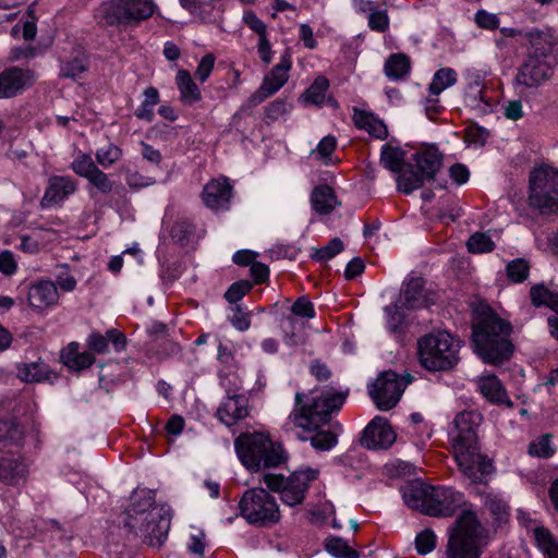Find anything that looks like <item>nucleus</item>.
I'll use <instances>...</instances> for the list:
<instances>
[{"label": "nucleus", "instance_id": "1", "mask_svg": "<svg viewBox=\"0 0 558 558\" xmlns=\"http://www.w3.org/2000/svg\"><path fill=\"white\" fill-rule=\"evenodd\" d=\"M512 326L496 313L488 311L477 316L472 328L475 353L483 362L500 365L511 359L514 344L510 340Z\"/></svg>", "mask_w": 558, "mask_h": 558}, {"label": "nucleus", "instance_id": "2", "mask_svg": "<svg viewBox=\"0 0 558 558\" xmlns=\"http://www.w3.org/2000/svg\"><path fill=\"white\" fill-rule=\"evenodd\" d=\"M405 505L429 517H451L464 504L462 493L446 486L412 482L402 488Z\"/></svg>", "mask_w": 558, "mask_h": 558}, {"label": "nucleus", "instance_id": "3", "mask_svg": "<svg viewBox=\"0 0 558 558\" xmlns=\"http://www.w3.org/2000/svg\"><path fill=\"white\" fill-rule=\"evenodd\" d=\"M488 533L473 511H463L448 532V558H481Z\"/></svg>", "mask_w": 558, "mask_h": 558}, {"label": "nucleus", "instance_id": "4", "mask_svg": "<svg viewBox=\"0 0 558 558\" xmlns=\"http://www.w3.org/2000/svg\"><path fill=\"white\" fill-rule=\"evenodd\" d=\"M234 448L242 464L252 472L276 468L288 459L282 445L264 433H242L235 438Z\"/></svg>", "mask_w": 558, "mask_h": 558}, {"label": "nucleus", "instance_id": "5", "mask_svg": "<svg viewBox=\"0 0 558 558\" xmlns=\"http://www.w3.org/2000/svg\"><path fill=\"white\" fill-rule=\"evenodd\" d=\"M348 393V390L332 393L326 391L304 402L306 396L303 392H296L295 407L289 415V420L298 427L315 430L322 424L328 423L331 420V414L342 408Z\"/></svg>", "mask_w": 558, "mask_h": 558}, {"label": "nucleus", "instance_id": "6", "mask_svg": "<svg viewBox=\"0 0 558 558\" xmlns=\"http://www.w3.org/2000/svg\"><path fill=\"white\" fill-rule=\"evenodd\" d=\"M531 45L525 62L520 66L517 80L526 87H535L553 75V46L546 34L530 31L523 34Z\"/></svg>", "mask_w": 558, "mask_h": 558}, {"label": "nucleus", "instance_id": "7", "mask_svg": "<svg viewBox=\"0 0 558 558\" xmlns=\"http://www.w3.org/2000/svg\"><path fill=\"white\" fill-rule=\"evenodd\" d=\"M460 340L447 331L432 332L417 342L421 365L429 372L452 369L459 362Z\"/></svg>", "mask_w": 558, "mask_h": 558}, {"label": "nucleus", "instance_id": "8", "mask_svg": "<svg viewBox=\"0 0 558 558\" xmlns=\"http://www.w3.org/2000/svg\"><path fill=\"white\" fill-rule=\"evenodd\" d=\"M442 154L435 146H425L413 155L415 165L409 163L397 177L398 190L404 194L422 187L425 181L435 179L442 167Z\"/></svg>", "mask_w": 558, "mask_h": 558}, {"label": "nucleus", "instance_id": "9", "mask_svg": "<svg viewBox=\"0 0 558 558\" xmlns=\"http://www.w3.org/2000/svg\"><path fill=\"white\" fill-rule=\"evenodd\" d=\"M157 5L154 0H110L101 3L100 15L110 26H136L149 19Z\"/></svg>", "mask_w": 558, "mask_h": 558}, {"label": "nucleus", "instance_id": "10", "mask_svg": "<svg viewBox=\"0 0 558 558\" xmlns=\"http://www.w3.org/2000/svg\"><path fill=\"white\" fill-rule=\"evenodd\" d=\"M23 435V429L15 422L0 418V481L7 484H17L25 476L23 460L5 450L9 444H17Z\"/></svg>", "mask_w": 558, "mask_h": 558}, {"label": "nucleus", "instance_id": "11", "mask_svg": "<svg viewBox=\"0 0 558 558\" xmlns=\"http://www.w3.org/2000/svg\"><path fill=\"white\" fill-rule=\"evenodd\" d=\"M530 206L541 214L558 210V171L541 167L530 174Z\"/></svg>", "mask_w": 558, "mask_h": 558}, {"label": "nucleus", "instance_id": "12", "mask_svg": "<svg viewBox=\"0 0 558 558\" xmlns=\"http://www.w3.org/2000/svg\"><path fill=\"white\" fill-rule=\"evenodd\" d=\"M239 508L242 517L251 524L267 526L277 523L280 519L275 497L264 488L245 490Z\"/></svg>", "mask_w": 558, "mask_h": 558}, {"label": "nucleus", "instance_id": "13", "mask_svg": "<svg viewBox=\"0 0 558 558\" xmlns=\"http://www.w3.org/2000/svg\"><path fill=\"white\" fill-rule=\"evenodd\" d=\"M317 474L318 471L313 469L293 472L289 477L266 473L263 481L268 489L280 493L283 504L293 507L303 502L310 483L316 480Z\"/></svg>", "mask_w": 558, "mask_h": 558}, {"label": "nucleus", "instance_id": "14", "mask_svg": "<svg viewBox=\"0 0 558 558\" xmlns=\"http://www.w3.org/2000/svg\"><path fill=\"white\" fill-rule=\"evenodd\" d=\"M138 519L140 523L133 530H128V532L134 537L141 538L144 544L159 548L170 530V510L165 505L155 506Z\"/></svg>", "mask_w": 558, "mask_h": 558}, {"label": "nucleus", "instance_id": "15", "mask_svg": "<svg viewBox=\"0 0 558 558\" xmlns=\"http://www.w3.org/2000/svg\"><path fill=\"white\" fill-rule=\"evenodd\" d=\"M412 380V376L407 374L400 377L393 371H384L376 380L368 386V393L377 409L388 411L397 405L405 387Z\"/></svg>", "mask_w": 558, "mask_h": 558}, {"label": "nucleus", "instance_id": "16", "mask_svg": "<svg viewBox=\"0 0 558 558\" xmlns=\"http://www.w3.org/2000/svg\"><path fill=\"white\" fill-rule=\"evenodd\" d=\"M482 415L474 411L460 412L454 418V428L450 435L452 438L453 453H458L463 464L470 461L469 448L478 446L477 428L481 424Z\"/></svg>", "mask_w": 558, "mask_h": 558}, {"label": "nucleus", "instance_id": "17", "mask_svg": "<svg viewBox=\"0 0 558 558\" xmlns=\"http://www.w3.org/2000/svg\"><path fill=\"white\" fill-rule=\"evenodd\" d=\"M291 48H287L276 64L263 80L260 87L248 98V106L255 107L276 94L289 80V71L292 66Z\"/></svg>", "mask_w": 558, "mask_h": 558}, {"label": "nucleus", "instance_id": "18", "mask_svg": "<svg viewBox=\"0 0 558 558\" xmlns=\"http://www.w3.org/2000/svg\"><path fill=\"white\" fill-rule=\"evenodd\" d=\"M436 299V293L425 288L424 279L415 277L404 283L400 296L397 300V307L418 310L434 304Z\"/></svg>", "mask_w": 558, "mask_h": 558}, {"label": "nucleus", "instance_id": "19", "mask_svg": "<svg viewBox=\"0 0 558 558\" xmlns=\"http://www.w3.org/2000/svg\"><path fill=\"white\" fill-rule=\"evenodd\" d=\"M396 432L387 418L375 416L364 428L360 438L361 446L371 449H388L396 441Z\"/></svg>", "mask_w": 558, "mask_h": 558}, {"label": "nucleus", "instance_id": "20", "mask_svg": "<svg viewBox=\"0 0 558 558\" xmlns=\"http://www.w3.org/2000/svg\"><path fill=\"white\" fill-rule=\"evenodd\" d=\"M468 453L470 461L466 464L462 463L458 453H454V459L458 462L459 469L462 473L471 480L472 483L487 484L488 477L495 471L493 461L486 456L480 453L478 446L469 448Z\"/></svg>", "mask_w": 558, "mask_h": 558}, {"label": "nucleus", "instance_id": "21", "mask_svg": "<svg viewBox=\"0 0 558 558\" xmlns=\"http://www.w3.org/2000/svg\"><path fill=\"white\" fill-rule=\"evenodd\" d=\"M35 3H31L27 8L28 17L22 24H16L11 28V36L14 39H24L26 41L23 46L12 48L10 53V61H21L34 54V47L32 45L35 38V22L32 16Z\"/></svg>", "mask_w": 558, "mask_h": 558}, {"label": "nucleus", "instance_id": "22", "mask_svg": "<svg viewBox=\"0 0 558 558\" xmlns=\"http://www.w3.org/2000/svg\"><path fill=\"white\" fill-rule=\"evenodd\" d=\"M248 414V399L243 393L228 395L216 412L217 418L229 427L247 417Z\"/></svg>", "mask_w": 558, "mask_h": 558}, {"label": "nucleus", "instance_id": "23", "mask_svg": "<svg viewBox=\"0 0 558 558\" xmlns=\"http://www.w3.org/2000/svg\"><path fill=\"white\" fill-rule=\"evenodd\" d=\"M231 197L232 186L226 178L209 181L202 193L204 204L211 210L227 209Z\"/></svg>", "mask_w": 558, "mask_h": 558}, {"label": "nucleus", "instance_id": "24", "mask_svg": "<svg viewBox=\"0 0 558 558\" xmlns=\"http://www.w3.org/2000/svg\"><path fill=\"white\" fill-rule=\"evenodd\" d=\"M155 504V493L149 489H135L131 496V505L126 510L124 527L133 530L140 523L141 517L145 515Z\"/></svg>", "mask_w": 558, "mask_h": 558}, {"label": "nucleus", "instance_id": "25", "mask_svg": "<svg viewBox=\"0 0 558 558\" xmlns=\"http://www.w3.org/2000/svg\"><path fill=\"white\" fill-rule=\"evenodd\" d=\"M31 72L12 66L0 73V99L11 98L24 89Z\"/></svg>", "mask_w": 558, "mask_h": 558}, {"label": "nucleus", "instance_id": "26", "mask_svg": "<svg viewBox=\"0 0 558 558\" xmlns=\"http://www.w3.org/2000/svg\"><path fill=\"white\" fill-rule=\"evenodd\" d=\"M76 190V183L70 177H52L41 198V207L58 205Z\"/></svg>", "mask_w": 558, "mask_h": 558}, {"label": "nucleus", "instance_id": "27", "mask_svg": "<svg viewBox=\"0 0 558 558\" xmlns=\"http://www.w3.org/2000/svg\"><path fill=\"white\" fill-rule=\"evenodd\" d=\"M486 87L480 78H475L469 83L464 92V104L480 114L492 112V98L486 96Z\"/></svg>", "mask_w": 558, "mask_h": 558}, {"label": "nucleus", "instance_id": "28", "mask_svg": "<svg viewBox=\"0 0 558 558\" xmlns=\"http://www.w3.org/2000/svg\"><path fill=\"white\" fill-rule=\"evenodd\" d=\"M478 389L483 397L492 403L512 405L506 389L495 375L482 377L478 381Z\"/></svg>", "mask_w": 558, "mask_h": 558}, {"label": "nucleus", "instance_id": "29", "mask_svg": "<svg viewBox=\"0 0 558 558\" xmlns=\"http://www.w3.org/2000/svg\"><path fill=\"white\" fill-rule=\"evenodd\" d=\"M80 344L71 342L61 351V359L65 366L75 372L88 368L95 363L92 352H80Z\"/></svg>", "mask_w": 558, "mask_h": 558}, {"label": "nucleus", "instance_id": "30", "mask_svg": "<svg viewBox=\"0 0 558 558\" xmlns=\"http://www.w3.org/2000/svg\"><path fill=\"white\" fill-rule=\"evenodd\" d=\"M311 204L317 214L329 215L339 203L332 187L327 184H320L313 189Z\"/></svg>", "mask_w": 558, "mask_h": 558}, {"label": "nucleus", "instance_id": "31", "mask_svg": "<svg viewBox=\"0 0 558 558\" xmlns=\"http://www.w3.org/2000/svg\"><path fill=\"white\" fill-rule=\"evenodd\" d=\"M353 121L356 128L366 130L376 138L385 140L388 135L386 124L371 112L354 108Z\"/></svg>", "mask_w": 558, "mask_h": 558}, {"label": "nucleus", "instance_id": "32", "mask_svg": "<svg viewBox=\"0 0 558 558\" xmlns=\"http://www.w3.org/2000/svg\"><path fill=\"white\" fill-rule=\"evenodd\" d=\"M175 83L180 92V98L184 104L193 105L201 100V90L186 70L178 71Z\"/></svg>", "mask_w": 558, "mask_h": 558}, {"label": "nucleus", "instance_id": "33", "mask_svg": "<svg viewBox=\"0 0 558 558\" xmlns=\"http://www.w3.org/2000/svg\"><path fill=\"white\" fill-rule=\"evenodd\" d=\"M380 162L389 171L398 175L404 172L409 163L404 162V151L397 147L385 145L380 154Z\"/></svg>", "mask_w": 558, "mask_h": 558}, {"label": "nucleus", "instance_id": "34", "mask_svg": "<svg viewBox=\"0 0 558 558\" xmlns=\"http://www.w3.org/2000/svg\"><path fill=\"white\" fill-rule=\"evenodd\" d=\"M531 302L535 307L548 306L558 314V291L547 289L543 283L530 289Z\"/></svg>", "mask_w": 558, "mask_h": 558}, {"label": "nucleus", "instance_id": "35", "mask_svg": "<svg viewBox=\"0 0 558 558\" xmlns=\"http://www.w3.org/2000/svg\"><path fill=\"white\" fill-rule=\"evenodd\" d=\"M87 56L80 51L75 57L63 61L60 70V76L77 80L88 70Z\"/></svg>", "mask_w": 558, "mask_h": 558}, {"label": "nucleus", "instance_id": "36", "mask_svg": "<svg viewBox=\"0 0 558 558\" xmlns=\"http://www.w3.org/2000/svg\"><path fill=\"white\" fill-rule=\"evenodd\" d=\"M410 71V59L403 53H396L385 63V74L393 81L403 78Z\"/></svg>", "mask_w": 558, "mask_h": 558}, {"label": "nucleus", "instance_id": "37", "mask_svg": "<svg viewBox=\"0 0 558 558\" xmlns=\"http://www.w3.org/2000/svg\"><path fill=\"white\" fill-rule=\"evenodd\" d=\"M329 88V81L325 76H318L311 86L302 94L301 98L306 104L320 106L324 102L325 94Z\"/></svg>", "mask_w": 558, "mask_h": 558}, {"label": "nucleus", "instance_id": "38", "mask_svg": "<svg viewBox=\"0 0 558 558\" xmlns=\"http://www.w3.org/2000/svg\"><path fill=\"white\" fill-rule=\"evenodd\" d=\"M456 82V71L451 68H442L434 74L433 81L429 84V92L433 96L437 97L446 88L454 85Z\"/></svg>", "mask_w": 558, "mask_h": 558}, {"label": "nucleus", "instance_id": "39", "mask_svg": "<svg viewBox=\"0 0 558 558\" xmlns=\"http://www.w3.org/2000/svg\"><path fill=\"white\" fill-rule=\"evenodd\" d=\"M325 549L336 558H359V553L351 548L347 541L338 536L326 538Z\"/></svg>", "mask_w": 558, "mask_h": 558}, {"label": "nucleus", "instance_id": "40", "mask_svg": "<svg viewBox=\"0 0 558 558\" xmlns=\"http://www.w3.org/2000/svg\"><path fill=\"white\" fill-rule=\"evenodd\" d=\"M314 434L311 436L301 437L302 440H310L311 446L316 450L325 451L329 450L337 444V435L330 430H313Z\"/></svg>", "mask_w": 558, "mask_h": 558}, {"label": "nucleus", "instance_id": "41", "mask_svg": "<svg viewBox=\"0 0 558 558\" xmlns=\"http://www.w3.org/2000/svg\"><path fill=\"white\" fill-rule=\"evenodd\" d=\"M534 538L538 547L546 553L549 558H558V543L553 538L547 529L543 526L535 527Z\"/></svg>", "mask_w": 558, "mask_h": 558}, {"label": "nucleus", "instance_id": "42", "mask_svg": "<svg viewBox=\"0 0 558 558\" xmlns=\"http://www.w3.org/2000/svg\"><path fill=\"white\" fill-rule=\"evenodd\" d=\"M466 247L470 253L482 254L494 251L495 243L492 241L488 234L483 232H475L469 238Z\"/></svg>", "mask_w": 558, "mask_h": 558}, {"label": "nucleus", "instance_id": "43", "mask_svg": "<svg viewBox=\"0 0 558 558\" xmlns=\"http://www.w3.org/2000/svg\"><path fill=\"white\" fill-rule=\"evenodd\" d=\"M194 232L195 225L187 218L178 219L170 230L172 239L181 244L189 242Z\"/></svg>", "mask_w": 558, "mask_h": 558}, {"label": "nucleus", "instance_id": "44", "mask_svg": "<svg viewBox=\"0 0 558 558\" xmlns=\"http://www.w3.org/2000/svg\"><path fill=\"white\" fill-rule=\"evenodd\" d=\"M37 299L45 306H53L59 300L57 286L52 281L37 282Z\"/></svg>", "mask_w": 558, "mask_h": 558}, {"label": "nucleus", "instance_id": "45", "mask_svg": "<svg viewBox=\"0 0 558 558\" xmlns=\"http://www.w3.org/2000/svg\"><path fill=\"white\" fill-rule=\"evenodd\" d=\"M343 243L339 238L331 239L327 245L322 248H315L312 258L317 262L329 260L343 251Z\"/></svg>", "mask_w": 558, "mask_h": 558}, {"label": "nucleus", "instance_id": "46", "mask_svg": "<svg viewBox=\"0 0 558 558\" xmlns=\"http://www.w3.org/2000/svg\"><path fill=\"white\" fill-rule=\"evenodd\" d=\"M551 435L544 434L536 441L529 445V453L539 458H549L554 454L555 450L550 445Z\"/></svg>", "mask_w": 558, "mask_h": 558}, {"label": "nucleus", "instance_id": "47", "mask_svg": "<svg viewBox=\"0 0 558 558\" xmlns=\"http://www.w3.org/2000/svg\"><path fill=\"white\" fill-rule=\"evenodd\" d=\"M506 269H507V275L510 278V280L519 283V282H523L527 278L530 266L526 263V260H524L522 258H517V259L510 262L507 265Z\"/></svg>", "mask_w": 558, "mask_h": 558}, {"label": "nucleus", "instance_id": "48", "mask_svg": "<svg viewBox=\"0 0 558 558\" xmlns=\"http://www.w3.org/2000/svg\"><path fill=\"white\" fill-rule=\"evenodd\" d=\"M252 288L253 283L248 280L235 281L225 293V299L229 303L234 304L240 301Z\"/></svg>", "mask_w": 558, "mask_h": 558}, {"label": "nucleus", "instance_id": "49", "mask_svg": "<svg viewBox=\"0 0 558 558\" xmlns=\"http://www.w3.org/2000/svg\"><path fill=\"white\" fill-rule=\"evenodd\" d=\"M71 168L77 175L87 179L98 167L89 155L82 154L72 162Z\"/></svg>", "mask_w": 558, "mask_h": 558}, {"label": "nucleus", "instance_id": "50", "mask_svg": "<svg viewBox=\"0 0 558 558\" xmlns=\"http://www.w3.org/2000/svg\"><path fill=\"white\" fill-rule=\"evenodd\" d=\"M436 546V536L434 532L426 529L420 532L415 537V548L418 554L426 555L430 553Z\"/></svg>", "mask_w": 558, "mask_h": 558}, {"label": "nucleus", "instance_id": "51", "mask_svg": "<svg viewBox=\"0 0 558 558\" xmlns=\"http://www.w3.org/2000/svg\"><path fill=\"white\" fill-rule=\"evenodd\" d=\"M121 155L122 150L118 146L110 144L106 148L96 151V160L100 166L109 167L119 160Z\"/></svg>", "mask_w": 558, "mask_h": 558}, {"label": "nucleus", "instance_id": "52", "mask_svg": "<svg viewBox=\"0 0 558 558\" xmlns=\"http://www.w3.org/2000/svg\"><path fill=\"white\" fill-rule=\"evenodd\" d=\"M368 26L372 31L384 33L389 27V17L387 10H377L376 8L368 14Z\"/></svg>", "mask_w": 558, "mask_h": 558}, {"label": "nucleus", "instance_id": "53", "mask_svg": "<svg viewBox=\"0 0 558 558\" xmlns=\"http://www.w3.org/2000/svg\"><path fill=\"white\" fill-rule=\"evenodd\" d=\"M291 105L283 99H276L265 108V118L268 121H276L289 112Z\"/></svg>", "mask_w": 558, "mask_h": 558}, {"label": "nucleus", "instance_id": "54", "mask_svg": "<svg viewBox=\"0 0 558 558\" xmlns=\"http://www.w3.org/2000/svg\"><path fill=\"white\" fill-rule=\"evenodd\" d=\"M87 180L101 193L108 194L113 189V182L108 178V175L102 172L99 168H97Z\"/></svg>", "mask_w": 558, "mask_h": 558}, {"label": "nucleus", "instance_id": "55", "mask_svg": "<svg viewBox=\"0 0 558 558\" xmlns=\"http://www.w3.org/2000/svg\"><path fill=\"white\" fill-rule=\"evenodd\" d=\"M485 507L499 521L506 520L508 517L507 505L497 497L488 496L485 500Z\"/></svg>", "mask_w": 558, "mask_h": 558}, {"label": "nucleus", "instance_id": "56", "mask_svg": "<svg viewBox=\"0 0 558 558\" xmlns=\"http://www.w3.org/2000/svg\"><path fill=\"white\" fill-rule=\"evenodd\" d=\"M215 56L211 53H207L201 59L195 71V76L199 82L204 83L209 77L215 65Z\"/></svg>", "mask_w": 558, "mask_h": 558}, {"label": "nucleus", "instance_id": "57", "mask_svg": "<svg viewBox=\"0 0 558 558\" xmlns=\"http://www.w3.org/2000/svg\"><path fill=\"white\" fill-rule=\"evenodd\" d=\"M295 316L313 318L315 316L314 305L305 296L299 298L291 307Z\"/></svg>", "mask_w": 558, "mask_h": 558}, {"label": "nucleus", "instance_id": "58", "mask_svg": "<svg viewBox=\"0 0 558 558\" xmlns=\"http://www.w3.org/2000/svg\"><path fill=\"white\" fill-rule=\"evenodd\" d=\"M243 21L247 27L258 35V38L267 36L266 24L253 11L244 12Z\"/></svg>", "mask_w": 558, "mask_h": 558}, {"label": "nucleus", "instance_id": "59", "mask_svg": "<svg viewBox=\"0 0 558 558\" xmlns=\"http://www.w3.org/2000/svg\"><path fill=\"white\" fill-rule=\"evenodd\" d=\"M403 308L397 307V302L385 308L388 314V326L391 332H397L399 326L404 322L405 315L401 312Z\"/></svg>", "mask_w": 558, "mask_h": 558}, {"label": "nucleus", "instance_id": "60", "mask_svg": "<svg viewBox=\"0 0 558 558\" xmlns=\"http://www.w3.org/2000/svg\"><path fill=\"white\" fill-rule=\"evenodd\" d=\"M17 263L11 251L4 250L0 253V272L5 276H12L16 272Z\"/></svg>", "mask_w": 558, "mask_h": 558}, {"label": "nucleus", "instance_id": "61", "mask_svg": "<svg viewBox=\"0 0 558 558\" xmlns=\"http://www.w3.org/2000/svg\"><path fill=\"white\" fill-rule=\"evenodd\" d=\"M232 316L229 318L230 323L234 328H236L240 331H245L251 326L250 317L246 313H244L241 308V306L235 305L232 307Z\"/></svg>", "mask_w": 558, "mask_h": 558}, {"label": "nucleus", "instance_id": "62", "mask_svg": "<svg viewBox=\"0 0 558 558\" xmlns=\"http://www.w3.org/2000/svg\"><path fill=\"white\" fill-rule=\"evenodd\" d=\"M87 348L89 352L92 351L98 354H104L108 352L107 337L99 332L90 333L87 339Z\"/></svg>", "mask_w": 558, "mask_h": 558}, {"label": "nucleus", "instance_id": "63", "mask_svg": "<svg viewBox=\"0 0 558 558\" xmlns=\"http://www.w3.org/2000/svg\"><path fill=\"white\" fill-rule=\"evenodd\" d=\"M337 141L333 136L328 135L320 140L315 150L312 154H317L320 159H327L333 153Z\"/></svg>", "mask_w": 558, "mask_h": 558}, {"label": "nucleus", "instance_id": "64", "mask_svg": "<svg viewBox=\"0 0 558 558\" xmlns=\"http://www.w3.org/2000/svg\"><path fill=\"white\" fill-rule=\"evenodd\" d=\"M477 25L485 29H496L499 26V19L493 13L481 10L475 15Z\"/></svg>", "mask_w": 558, "mask_h": 558}]
</instances>
